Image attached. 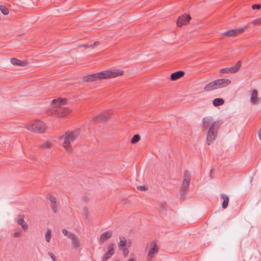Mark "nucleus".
<instances>
[{
  "label": "nucleus",
  "instance_id": "nucleus-1",
  "mask_svg": "<svg viewBox=\"0 0 261 261\" xmlns=\"http://www.w3.org/2000/svg\"><path fill=\"white\" fill-rule=\"evenodd\" d=\"M122 70H115L114 71H103L96 73L87 75L83 77V81L85 82H93L96 80L115 77L123 74Z\"/></svg>",
  "mask_w": 261,
  "mask_h": 261
},
{
  "label": "nucleus",
  "instance_id": "nucleus-2",
  "mask_svg": "<svg viewBox=\"0 0 261 261\" xmlns=\"http://www.w3.org/2000/svg\"><path fill=\"white\" fill-rule=\"evenodd\" d=\"M65 100L62 99H55L53 100L52 103L55 106L53 113L58 117H64L70 113V111L67 107H64Z\"/></svg>",
  "mask_w": 261,
  "mask_h": 261
},
{
  "label": "nucleus",
  "instance_id": "nucleus-3",
  "mask_svg": "<svg viewBox=\"0 0 261 261\" xmlns=\"http://www.w3.org/2000/svg\"><path fill=\"white\" fill-rule=\"evenodd\" d=\"M80 129H76L70 132H66L64 136L62 137L64 138L63 147L68 152H71L72 151V147L70 145L71 142H73L79 135Z\"/></svg>",
  "mask_w": 261,
  "mask_h": 261
},
{
  "label": "nucleus",
  "instance_id": "nucleus-4",
  "mask_svg": "<svg viewBox=\"0 0 261 261\" xmlns=\"http://www.w3.org/2000/svg\"><path fill=\"white\" fill-rule=\"evenodd\" d=\"M190 180L191 174L188 170H185L184 172V179L180 189V196L183 199H185L184 196L189 190Z\"/></svg>",
  "mask_w": 261,
  "mask_h": 261
},
{
  "label": "nucleus",
  "instance_id": "nucleus-5",
  "mask_svg": "<svg viewBox=\"0 0 261 261\" xmlns=\"http://www.w3.org/2000/svg\"><path fill=\"white\" fill-rule=\"evenodd\" d=\"M26 128L28 130L37 133H43L46 129L45 124L40 120L35 121L32 124L27 126Z\"/></svg>",
  "mask_w": 261,
  "mask_h": 261
},
{
  "label": "nucleus",
  "instance_id": "nucleus-6",
  "mask_svg": "<svg viewBox=\"0 0 261 261\" xmlns=\"http://www.w3.org/2000/svg\"><path fill=\"white\" fill-rule=\"evenodd\" d=\"M202 122V129L203 131H206L211 127L219 128L220 125L222 124V123L219 120L214 121L211 117H206L203 118Z\"/></svg>",
  "mask_w": 261,
  "mask_h": 261
},
{
  "label": "nucleus",
  "instance_id": "nucleus-7",
  "mask_svg": "<svg viewBox=\"0 0 261 261\" xmlns=\"http://www.w3.org/2000/svg\"><path fill=\"white\" fill-rule=\"evenodd\" d=\"M112 115L111 110H107L105 111L99 115L94 117L93 121L96 123H102L107 121V120L111 117Z\"/></svg>",
  "mask_w": 261,
  "mask_h": 261
},
{
  "label": "nucleus",
  "instance_id": "nucleus-8",
  "mask_svg": "<svg viewBox=\"0 0 261 261\" xmlns=\"http://www.w3.org/2000/svg\"><path fill=\"white\" fill-rule=\"evenodd\" d=\"M219 128H210L207 129L206 141L208 145L212 144L216 139L218 135Z\"/></svg>",
  "mask_w": 261,
  "mask_h": 261
},
{
  "label": "nucleus",
  "instance_id": "nucleus-9",
  "mask_svg": "<svg viewBox=\"0 0 261 261\" xmlns=\"http://www.w3.org/2000/svg\"><path fill=\"white\" fill-rule=\"evenodd\" d=\"M241 61H239L234 66L231 67H227L221 69L220 70V72L221 73H236L239 70L241 67Z\"/></svg>",
  "mask_w": 261,
  "mask_h": 261
},
{
  "label": "nucleus",
  "instance_id": "nucleus-10",
  "mask_svg": "<svg viewBox=\"0 0 261 261\" xmlns=\"http://www.w3.org/2000/svg\"><path fill=\"white\" fill-rule=\"evenodd\" d=\"M191 17L190 15L185 14L178 17L177 20V25L179 27H181L184 25H186L191 20Z\"/></svg>",
  "mask_w": 261,
  "mask_h": 261
},
{
  "label": "nucleus",
  "instance_id": "nucleus-11",
  "mask_svg": "<svg viewBox=\"0 0 261 261\" xmlns=\"http://www.w3.org/2000/svg\"><path fill=\"white\" fill-rule=\"evenodd\" d=\"M114 244L113 243L110 244L108 247V251L104 254L102 256V261H107L115 253V250L114 249Z\"/></svg>",
  "mask_w": 261,
  "mask_h": 261
},
{
  "label": "nucleus",
  "instance_id": "nucleus-12",
  "mask_svg": "<svg viewBox=\"0 0 261 261\" xmlns=\"http://www.w3.org/2000/svg\"><path fill=\"white\" fill-rule=\"evenodd\" d=\"M151 248L149 249V251L148 252L147 258H151L153 257V256L155 254H156L159 252V247H158L156 244L155 242H152L151 243Z\"/></svg>",
  "mask_w": 261,
  "mask_h": 261
},
{
  "label": "nucleus",
  "instance_id": "nucleus-13",
  "mask_svg": "<svg viewBox=\"0 0 261 261\" xmlns=\"http://www.w3.org/2000/svg\"><path fill=\"white\" fill-rule=\"evenodd\" d=\"M215 83L216 84L217 89H218L229 85L231 83V81L228 79H221L215 80Z\"/></svg>",
  "mask_w": 261,
  "mask_h": 261
},
{
  "label": "nucleus",
  "instance_id": "nucleus-14",
  "mask_svg": "<svg viewBox=\"0 0 261 261\" xmlns=\"http://www.w3.org/2000/svg\"><path fill=\"white\" fill-rule=\"evenodd\" d=\"M68 238L71 240L73 247L76 248L80 246L79 239L75 234L69 232Z\"/></svg>",
  "mask_w": 261,
  "mask_h": 261
},
{
  "label": "nucleus",
  "instance_id": "nucleus-15",
  "mask_svg": "<svg viewBox=\"0 0 261 261\" xmlns=\"http://www.w3.org/2000/svg\"><path fill=\"white\" fill-rule=\"evenodd\" d=\"M24 215L19 214L17 216V223L19 225H21L23 230H27L28 228V225L24 221Z\"/></svg>",
  "mask_w": 261,
  "mask_h": 261
},
{
  "label": "nucleus",
  "instance_id": "nucleus-16",
  "mask_svg": "<svg viewBox=\"0 0 261 261\" xmlns=\"http://www.w3.org/2000/svg\"><path fill=\"white\" fill-rule=\"evenodd\" d=\"M259 98L258 97V91L254 89L251 93L250 101L253 105H257L258 103Z\"/></svg>",
  "mask_w": 261,
  "mask_h": 261
},
{
  "label": "nucleus",
  "instance_id": "nucleus-17",
  "mask_svg": "<svg viewBox=\"0 0 261 261\" xmlns=\"http://www.w3.org/2000/svg\"><path fill=\"white\" fill-rule=\"evenodd\" d=\"M185 75V72L183 71L179 70L172 73L170 75V79L171 81H176Z\"/></svg>",
  "mask_w": 261,
  "mask_h": 261
},
{
  "label": "nucleus",
  "instance_id": "nucleus-18",
  "mask_svg": "<svg viewBox=\"0 0 261 261\" xmlns=\"http://www.w3.org/2000/svg\"><path fill=\"white\" fill-rule=\"evenodd\" d=\"M11 63L14 65H17L21 67L26 66L28 65L27 61H22L15 58L11 59Z\"/></svg>",
  "mask_w": 261,
  "mask_h": 261
},
{
  "label": "nucleus",
  "instance_id": "nucleus-19",
  "mask_svg": "<svg viewBox=\"0 0 261 261\" xmlns=\"http://www.w3.org/2000/svg\"><path fill=\"white\" fill-rule=\"evenodd\" d=\"M112 236V233L110 231H106L100 236L99 241L100 244H102L105 241L110 238Z\"/></svg>",
  "mask_w": 261,
  "mask_h": 261
},
{
  "label": "nucleus",
  "instance_id": "nucleus-20",
  "mask_svg": "<svg viewBox=\"0 0 261 261\" xmlns=\"http://www.w3.org/2000/svg\"><path fill=\"white\" fill-rule=\"evenodd\" d=\"M217 89L215 81L211 82L207 84L204 87V90L205 91H210Z\"/></svg>",
  "mask_w": 261,
  "mask_h": 261
},
{
  "label": "nucleus",
  "instance_id": "nucleus-21",
  "mask_svg": "<svg viewBox=\"0 0 261 261\" xmlns=\"http://www.w3.org/2000/svg\"><path fill=\"white\" fill-rule=\"evenodd\" d=\"M221 198L223 200L222 206L223 208L225 209L228 206L229 200V197L227 195L225 194H222L221 195Z\"/></svg>",
  "mask_w": 261,
  "mask_h": 261
},
{
  "label": "nucleus",
  "instance_id": "nucleus-22",
  "mask_svg": "<svg viewBox=\"0 0 261 261\" xmlns=\"http://www.w3.org/2000/svg\"><path fill=\"white\" fill-rule=\"evenodd\" d=\"M120 242L118 243V247L119 249L126 247L127 241L125 238L123 236L119 237Z\"/></svg>",
  "mask_w": 261,
  "mask_h": 261
},
{
  "label": "nucleus",
  "instance_id": "nucleus-23",
  "mask_svg": "<svg viewBox=\"0 0 261 261\" xmlns=\"http://www.w3.org/2000/svg\"><path fill=\"white\" fill-rule=\"evenodd\" d=\"M224 103V99L222 98H215L213 101V104L215 107L221 106V105H223Z\"/></svg>",
  "mask_w": 261,
  "mask_h": 261
},
{
  "label": "nucleus",
  "instance_id": "nucleus-24",
  "mask_svg": "<svg viewBox=\"0 0 261 261\" xmlns=\"http://www.w3.org/2000/svg\"><path fill=\"white\" fill-rule=\"evenodd\" d=\"M223 35L228 36L229 37H234L237 36L236 29H232L223 33Z\"/></svg>",
  "mask_w": 261,
  "mask_h": 261
},
{
  "label": "nucleus",
  "instance_id": "nucleus-25",
  "mask_svg": "<svg viewBox=\"0 0 261 261\" xmlns=\"http://www.w3.org/2000/svg\"><path fill=\"white\" fill-rule=\"evenodd\" d=\"M51 230H50V229L48 228L47 229V230L45 232V240L46 241L49 243L50 241V239H51Z\"/></svg>",
  "mask_w": 261,
  "mask_h": 261
},
{
  "label": "nucleus",
  "instance_id": "nucleus-26",
  "mask_svg": "<svg viewBox=\"0 0 261 261\" xmlns=\"http://www.w3.org/2000/svg\"><path fill=\"white\" fill-rule=\"evenodd\" d=\"M140 139V136L139 135H135L132 138L130 142L132 144H136L139 141Z\"/></svg>",
  "mask_w": 261,
  "mask_h": 261
},
{
  "label": "nucleus",
  "instance_id": "nucleus-27",
  "mask_svg": "<svg viewBox=\"0 0 261 261\" xmlns=\"http://www.w3.org/2000/svg\"><path fill=\"white\" fill-rule=\"evenodd\" d=\"M51 143L48 142L40 144L39 146L42 149H47L50 148Z\"/></svg>",
  "mask_w": 261,
  "mask_h": 261
},
{
  "label": "nucleus",
  "instance_id": "nucleus-28",
  "mask_svg": "<svg viewBox=\"0 0 261 261\" xmlns=\"http://www.w3.org/2000/svg\"><path fill=\"white\" fill-rule=\"evenodd\" d=\"M0 10L4 15H8L9 14V10L5 6L0 5Z\"/></svg>",
  "mask_w": 261,
  "mask_h": 261
},
{
  "label": "nucleus",
  "instance_id": "nucleus-29",
  "mask_svg": "<svg viewBox=\"0 0 261 261\" xmlns=\"http://www.w3.org/2000/svg\"><path fill=\"white\" fill-rule=\"evenodd\" d=\"M248 28H249V25H246L242 28L236 29L237 35L243 33Z\"/></svg>",
  "mask_w": 261,
  "mask_h": 261
},
{
  "label": "nucleus",
  "instance_id": "nucleus-30",
  "mask_svg": "<svg viewBox=\"0 0 261 261\" xmlns=\"http://www.w3.org/2000/svg\"><path fill=\"white\" fill-rule=\"evenodd\" d=\"M98 44H99V42L98 41H95L92 44H91V45H84L83 46L85 48H89V47L94 48L95 46H96Z\"/></svg>",
  "mask_w": 261,
  "mask_h": 261
},
{
  "label": "nucleus",
  "instance_id": "nucleus-31",
  "mask_svg": "<svg viewBox=\"0 0 261 261\" xmlns=\"http://www.w3.org/2000/svg\"><path fill=\"white\" fill-rule=\"evenodd\" d=\"M120 250L122 251L123 254L125 257L128 255L129 251L128 248L126 247L122 248V249Z\"/></svg>",
  "mask_w": 261,
  "mask_h": 261
},
{
  "label": "nucleus",
  "instance_id": "nucleus-32",
  "mask_svg": "<svg viewBox=\"0 0 261 261\" xmlns=\"http://www.w3.org/2000/svg\"><path fill=\"white\" fill-rule=\"evenodd\" d=\"M51 208L55 213H56L58 211V206L56 203H51Z\"/></svg>",
  "mask_w": 261,
  "mask_h": 261
},
{
  "label": "nucleus",
  "instance_id": "nucleus-33",
  "mask_svg": "<svg viewBox=\"0 0 261 261\" xmlns=\"http://www.w3.org/2000/svg\"><path fill=\"white\" fill-rule=\"evenodd\" d=\"M49 199L50 201L51 202V203H56L57 199L55 197H54L53 195H49Z\"/></svg>",
  "mask_w": 261,
  "mask_h": 261
},
{
  "label": "nucleus",
  "instance_id": "nucleus-34",
  "mask_svg": "<svg viewBox=\"0 0 261 261\" xmlns=\"http://www.w3.org/2000/svg\"><path fill=\"white\" fill-rule=\"evenodd\" d=\"M251 23L255 25L261 24V18L253 20Z\"/></svg>",
  "mask_w": 261,
  "mask_h": 261
},
{
  "label": "nucleus",
  "instance_id": "nucleus-35",
  "mask_svg": "<svg viewBox=\"0 0 261 261\" xmlns=\"http://www.w3.org/2000/svg\"><path fill=\"white\" fill-rule=\"evenodd\" d=\"M48 254L50 257L53 261H57L55 255L52 252H49Z\"/></svg>",
  "mask_w": 261,
  "mask_h": 261
},
{
  "label": "nucleus",
  "instance_id": "nucleus-36",
  "mask_svg": "<svg viewBox=\"0 0 261 261\" xmlns=\"http://www.w3.org/2000/svg\"><path fill=\"white\" fill-rule=\"evenodd\" d=\"M261 8V5L260 4H254L252 6V8L253 9H260Z\"/></svg>",
  "mask_w": 261,
  "mask_h": 261
},
{
  "label": "nucleus",
  "instance_id": "nucleus-37",
  "mask_svg": "<svg viewBox=\"0 0 261 261\" xmlns=\"http://www.w3.org/2000/svg\"><path fill=\"white\" fill-rule=\"evenodd\" d=\"M138 189L142 191H145L147 190V188L145 186H139L138 187Z\"/></svg>",
  "mask_w": 261,
  "mask_h": 261
},
{
  "label": "nucleus",
  "instance_id": "nucleus-38",
  "mask_svg": "<svg viewBox=\"0 0 261 261\" xmlns=\"http://www.w3.org/2000/svg\"><path fill=\"white\" fill-rule=\"evenodd\" d=\"M62 232L63 234H64L65 236H66L68 237V234L69 232H68V231L65 229H63L62 230Z\"/></svg>",
  "mask_w": 261,
  "mask_h": 261
},
{
  "label": "nucleus",
  "instance_id": "nucleus-39",
  "mask_svg": "<svg viewBox=\"0 0 261 261\" xmlns=\"http://www.w3.org/2000/svg\"><path fill=\"white\" fill-rule=\"evenodd\" d=\"M14 237L15 238H18L20 236H21V233L20 232H15L14 234H13Z\"/></svg>",
  "mask_w": 261,
  "mask_h": 261
},
{
  "label": "nucleus",
  "instance_id": "nucleus-40",
  "mask_svg": "<svg viewBox=\"0 0 261 261\" xmlns=\"http://www.w3.org/2000/svg\"><path fill=\"white\" fill-rule=\"evenodd\" d=\"M258 135L260 140H261V127L258 131Z\"/></svg>",
  "mask_w": 261,
  "mask_h": 261
},
{
  "label": "nucleus",
  "instance_id": "nucleus-41",
  "mask_svg": "<svg viewBox=\"0 0 261 261\" xmlns=\"http://www.w3.org/2000/svg\"><path fill=\"white\" fill-rule=\"evenodd\" d=\"M83 200L85 201H87L89 200V198L87 196H84L83 198Z\"/></svg>",
  "mask_w": 261,
  "mask_h": 261
},
{
  "label": "nucleus",
  "instance_id": "nucleus-42",
  "mask_svg": "<svg viewBox=\"0 0 261 261\" xmlns=\"http://www.w3.org/2000/svg\"><path fill=\"white\" fill-rule=\"evenodd\" d=\"M127 261H135V259L133 257L129 258Z\"/></svg>",
  "mask_w": 261,
  "mask_h": 261
},
{
  "label": "nucleus",
  "instance_id": "nucleus-43",
  "mask_svg": "<svg viewBox=\"0 0 261 261\" xmlns=\"http://www.w3.org/2000/svg\"><path fill=\"white\" fill-rule=\"evenodd\" d=\"M213 171V169H212L211 170V171H210V177H211V178H212V173Z\"/></svg>",
  "mask_w": 261,
  "mask_h": 261
},
{
  "label": "nucleus",
  "instance_id": "nucleus-44",
  "mask_svg": "<svg viewBox=\"0 0 261 261\" xmlns=\"http://www.w3.org/2000/svg\"><path fill=\"white\" fill-rule=\"evenodd\" d=\"M161 208V210H164V205L163 204H162V205H161V208Z\"/></svg>",
  "mask_w": 261,
  "mask_h": 261
},
{
  "label": "nucleus",
  "instance_id": "nucleus-45",
  "mask_svg": "<svg viewBox=\"0 0 261 261\" xmlns=\"http://www.w3.org/2000/svg\"><path fill=\"white\" fill-rule=\"evenodd\" d=\"M147 261H153L151 258H147Z\"/></svg>",
  "mask_w": 261,
  "mask_h": 261
},
{
  "label": "nucleus",
  "instance_id": "nucleus-46",
  "mask_svg": "<svg viewBox=\"0 0 261 261\" xmlns=\"http://www.w3.org/2000/svg\"><path fill=\"white\" fill-rule=\"evenodd\" d=\"M116 261H120V260H116Z\"/></svg>",
  "mask_w": 261,
  "mask_h": 261
}]
</instances>
